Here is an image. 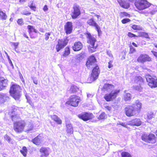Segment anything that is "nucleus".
Instances as JSON below:
<instances>
[{
    "label": "nucleus",
    "instance_id": "1",
    "mask_svg": "<svg viewBox=\"0 0 157 157\" xmlns=\"http://www.w3.org/2000/svg\"><path fill=\"white\" fill-rule=\"evenodd\" d=\"M10 118L13 122V129L17 133H20L24 131L26 126V123L23 120H20V117L17 115H12Z\"/></svg>",
    "mask_w": 157,
    "mask_h": 157
},
{
    "label": "nucleus",
    "instance_id": "2",
    "mask_svg": "<svg viewBox=\"0 0 157 157\" xmlns=\"http://www.w3.org/2000/svg\"><path fill=\"white\" fill-rule=\"evenodd\" d=\"M142 108V104L139 101H136L131 105H128L124 108L126 115L128 117L133 116L136 113H139Z\"/></svg>",
    "mask_w": 157,
    "mask_h": 157
},
{
    "label": "nucleus",
    "instance_id": "3",
    "mask_svg": "<svg viewBox=\"0 0 157 157\" xmlns=\"http://www.w3.org/2000/svg\"><path fill=\"white\" fill-rule=\"evenodd\" d=\"M22 91L21 87L13 82L11 83L9 91L10 96L15 100H18L21 96Z\"/></svg>",
    "mask_w": 157,
    "mask_h": 157
},
{
    "label": "nucleus",
    "instance_id": "4",
    "mask_svg": "<svg viewBox=\"0 0 157 157\" xmlns=\"http://www.w3.org/2000/svg\"><path fill=\"white\" fill-rule=\"evenodd\" d=\"M85 35L88 39L87 43L89 45L87 48L89 52L90 53H92L96 52L98 46V44H96L97 40L96 38L92 36L88 32L85 33Z\"/></svg>",
    "mask_w": 157,
    "mask_h": 157
},
{
    "label": "nucleus",
    "instance_id": "5",
    "mask_svg": "<svg viewBox=\"0 0 157 157\" xmlns=\"http://www.w3.org/2000/svg\"><path fill=\"white\" fill-rule=\"evenodd\" d=\"M134 5L138 10L142 11L149 8L152 4L147 0H136Z\"/></svg>",
    "mask_w": 157,
    "mask_h": 157
},
{
    "label": "nucleus",
    "instance_id": "6",
    "mask_svg": "<svg viewBox=\"0 0 157 157\" xmlns=\"http://www.w3.org/2000/svg\"><path fill=\"white\" fill-rule=\"evenodd\" d=\"M80 101L81 98L79 97L73 95L70 96L65 104L73 107H76L78 106Z\"/></svg>",
    "mask_w": 157,
    "mask_h": 157
},
{
    "label": "nucleus",
    "instance_id": "7",
    "mask_svg": "<svg viewBox=\"0 0 157 157\" xmlns=\"http://www.w3.org/2000/svg\"><path fill=\"white\" fill-rule=\"evenodd\" d=\"M147 84L151 88L157 87V78L155 76H151L149 74L145 76Z\"/></svg>",
    "mask_w": 157,
    "mask_h": 157
},
{
    "label": "nucleus",
    "instance_id": "8",
    "mask_svg": "<svg viewBox=\"0 0 157 157\" xmlns=\"http://www.w3.org/2000/svg\"><path fill=\"white\" fill-rule=\"evenodd\" d=\"M141 138L145 142L151 144L155 143L157 140L156 137L155 135L151 133L148 135L143 134L141 136Z\"/></svg>",
    "mask_w": 157,
    "mask_h": 157
},
{
    "label": "nucleus",
    "instance_id": "9",
    "mask_svg": "<svg viewBox=\"0 0 157 157\" xmlns=\"http://www.w3.org/2000/svg\"><path fill=\"white\" fill-rule=\"evenodd\" d=\"M120 91V90L119 89L112 91L110 93L105 94L104 98L107 101H113L119 95Z\"/></svg>",
    "mask_w": 157,
    "mask_h": 157
},
{
    "label": "nucleus",
    "instance_id": "10",
    "mask_svg": "<svg viewBox=\"0 0 157 157\" xmlns=\"http://www.w3.org/2000/svg\"><path fill=\"white\" fill-rule=\"evenodd\" d=\"M69 40L67 37L62 39H59L56 46V49L59 52L63 49L68 44Z\"/></svg>",
    "mask_w": 157,
    "mask_h": 157
},
{
    "label": "nucleus",
    "instance_id": "11",
    "mask_svg": "<svg viewBox=\"0 0 157 157\" xmlns=\"http://www.w3.org/2000/svg\"><path fill=\"white\" fill-rule=\"evenodd\" d=\"M72 9L70 15L73 19H75L79 16L81 14L80 8L78 5L75 3Z\"/></svg>",
    "mask_w": 157,
    "mask_h": 157
},
{
    "label": "nucleus",
    "instance_id": "12",
    "mask_svg": "<svg viewBox=\"0 0 157 157\" xmlns=\"http://www.w3.org/2000/svg\"><path fill=\"white\" fill-rule=\"evenodd\" d=\"M78 117L83 121H86L92 119L94 116L92 113L85 112L78 115Z\"/></svg>",
    "mask_w": 157,
    "mask_h": 157
},
{
    "label": "nucleus",
    "instance_id": "13",
    "mask_svg": "<svg viewBox=\"0 0 157 157\" xmlns=\"http://www.w3.org/2000/svg\"><path fill=\"white\" fill-rule=\"evenodd\" d=\"M87 23L90 26L94 27L98 34L101 33V31L100 27L99 26L95 21L94 17H92L88 19L87 21Z\"/></svg>",
    "mask_w": 157,
    "mask_h": 157
},
{
    "label": "nucleus",
    "instance_id": "14",
    "mask_svg": "<svg viewBox=\"0 0 157 157\" xmlns=\"http://www.w3.org/2000/svg\"><path fill=\"white\" fill-rule=\"evenodd\" d=\"M100 72L99 68L98 65L96 64L92 69L90 78L93 80L96 79L98 77Z\"/></svg>",
    "mask_w": 157,
    "mask_h": 157
},
{
    "label": "nucleus",
    "instance_id": "15",
    "mask_svg": "<svg viewBox=\"0 0 157 157\" xmlns=\"http://www.w3.org/2000/svg\"><path fill=\"white\" fill-rule=\"evenodd\" d=\"M97 62V60L94 56L92 55L87 59L86 65L88 68H89Z\"/></svg>",
    "mask_w": 157,
    "mask_h": 157
},
{
    "label": "nucleus",
    "instance_id": "16",
    "mask_svg": "<svg viewBox=\"0 0 157 157\" xmlns=\"http://www.w3.org/2000/svg\"><path fill=\"white\" fill-rule=\"evenodd\" d=\"M138 62L144 63L146 61H151V58L147 54H141L137 59Z\"/></svg>",
    "mask_w": 157,
    "mask_h": 157
},
{
    "label": "nucleus",
    "instance_id": "17",
    "mask_svg": "<svg viewBox=\"0 0 157 157\" xmlns=\"http://www.w3.org/2000/svg\"><path fill=\"white\" fill-rule=\"evenodd\" d=\"M64 30L67 35L71 33L73 30L72 23L71 21L67 22L64 25Z\"/></svg>",
    "mask_w": 157,
    "mask_h": 157
},
{
    "label": "nucleus",
    "instance_id": "18",
    "mask_svg": "<svg viewBox=\"0 0 157 157\" xmlns=\"http://www.w3.org/2000/svg\"><path fill=\"white\" fill-rule=\"evenodd\" d=\"M83 45L82 42L79 41L75 42L72 47L73 50L75 52H77L82 49Z\"/></svg>",
    "mask_w": 157,
    "mask_h": 157
},
{
    "label": "nucleus",
    "instance_id": "19",
    "mask_svg": "<svg viewBox=\"0 0 157 157\" xmlns=\"http://www.w3.org/2000/svg\"><path fill=\"white\" fill-rule=\"evenodd\" d=\"M142 124V121L139 118H134L129 121L128 124L131 126H139Z\"/></svg>",
    "mask_w": 157,
    "mask_h": 157
},
{
    "label": "nucleus",
    "instance_id": "20",
    "mask_svg": "<svg viewBox=\"0 0 157 157\" xmlns=\"http://www.w3.org/2000/svg\"><path fill=\"white\" fill-rule=\"evenodd\" d=\"M7 84V80L4 77L0 76V91L5 89Z\"/></svg>",
    "mask_w": 157,
    "mask_h": 157
},
{
    "label": "nucleus",
    "instance_id": "21",
    "mask_svg": "<svg viewBox=\"0 0 157 157\" xmlns=\"http://www.w3.org/2000/svg\"><path fill=\"white\" fill-rule=\"evenodd\" d=\"M114 88V86L113 85L109 83H105L104 84L101 88V90L104 92H109L111 91Z\"/></svg>",
    "mask_w": 157,
    "mask_h": 157
},
{
    "label": "nucleus",
    "instance_id": "22",
    "mask_svg": "<svg viewBox=\"0 0 157 157\" xmlns=\"http://www.w3.org/2000/svg\"><path fill=\"white\" fill-rule=\"evenodd\" d=\"M42 138L39 134L37 136L32 140V142L36 145H39L41 143Z\"/></svg>",
    "mask_w": 157,
    "mask_h": 157
},
{
    "label": "nucleus",
    "instance_id": "23",
    "mask_svg": "<svg viewBox=\"0 0 157 157\" xmlns=\"http://www.w3.org/2000/svg\"><path fill=\"white\" fill-rule=\"evenodd\" d=\"M71 53L70 48L69 46H67L64 49L61 56L62 57L65 58L67 57Z\"/></svg>",
    "mask_w": 157,
    "mask_h": 157
},
{
    "label": "nucleus",
    "instance_id": "24",
    "mask_svg": "<svg viewBox=\"0 0 157 157\" xmlns=\"http://www.w3.org/2000/svg\"><path fill=\"white\" fill-rule=\"evenodd\" d=\"M118 2L120 6L124 9H128L129 6V4L123 0H118Z\"/></svg>",
    "mask_w": 157,
    "mask_h": 157
},
{
    "label": "nucleus",
    "instance_id": "25",
    "mask_svg": "<svg viewBox=\"0 0 157 157\" xmlns=\"http://www.w3.org/2000/svg\"><path fill=\"white\" fill-rule=\"evenodd\" d=\"M134 81L135 83L139 84V85L144 83V79L140 76H136L134 78Z\"/></svg>",
    "mask_w": 157,
    "mask_h": 157
},
{
    "label": "nucleus",
    "instance_id": "26",
    "mask_svg": "<svg viewBox=\"0 0 157 157\" xmlns=\"http://www.w3.org/2000/svg\"><path fill=\"white\" fill-rule=\"evenodd\" d=\"M78 90L79 88L76 86L72 85L71 86L69 91L70 94H74L76 93Z\"/></svg>",
    "mask_w": 157,
    "mask_h": 157
},
{
    "label": "nucleus",
    "instance_id": "27",
    "mask_svg": "<svg viewBox=\"0 0 157 157\" xmlns=\"http://www.w3.org/2000/svg\"><path fill=\"white\" fill-rule=\"evenodd\" d=\"M144 37L146 39H150V37L148 33H147L141 31L139 33L138 37Z\"/></svg>",
    "mask_w": 157,
    "mask_h": 157
},
{
    "label": "nucleus",
    "instance_id": "28",
    "mask_svg": "<svg viewBox=\"0 0 157 157\" xmlns=\"http://www.w3.org/2000/svg\"><path fill=\"white\" fill-rule=\"evenodd\" d=\"M52 119L55 121L57 124H61L62 123L61 120L56 115H53L51 116Z\"/></svg>",
    "mask_w": 157,
    "mask_h": 157
},
{
    "label": "nucleus",
    "instance_id": "29",
    "mask_svg": "<svg viewBox=\"0 0 157 157\" xmlns=\"http://www.w3.org/2000/svg\"><path fill=\"white\" fill-rule=\"evenodd\" d=\"M27 29H28V32L29 34H30L33 32L35 33H37L38 31L36 30L34 27L32 25H29L27 26Z\"/></svg>",
    "mask_w": 157,
    "mask_h": 157
},
{
    "label": "nucleus",
    "instance_id": "30",
    "mask_svg": "<svg viewBox=\"0 0 157 157\" xmlns=\"http://www.w3.org/2000/svg\"><path fill=\"white\" fill-rule=\"evenodd\" d=\"M123 98L125 101H130L131 99V94L128 93H125L123 96Z\"/></svg>",
    "mask_w": 157,
    "mask_h": 157
},
{
    "label": "nucleus",
    "instance_id": "31",
    "mask_svg": "<svg viewBox=\"0 0 157 157\" xmlns=\"http://www.w3.org/2000/svg\"><path fill=\"white\" fill-rule=\"evenodd\" d=\"M66 131L68 133L71 134L73 132V128L71 124L66 125Z\"/></svg>",
    "mask_w": 157,
    "mask_h": 157
},
{
    "label": "nucleus",
    "instance_id": "32",
    "mask_svg": "<svg viewBox=\"0 0 157 157\" xmlns=\"http://www.w3.org/2000/svg\"><path fill=\"white\" fill-rule=\"evenodd\" d=\"M151 6V7L149 9L150 12L151 14H153L157 11V6L152 4V5Z\"/></svg>",
    "mask_w": 157,
    "mask_h": 157
},
{
    "label": "nucleus",
    "instance_id": "33",
    "mask_svg": "<svg viewBox=\"0 0 157 157\" xmlns=\"http://www.w3.org/2000/svg\"><path fill=\"white\" fill-rule=\"evenodd\" d=\"M131 28L134 30H142L143 28L140 25L134 24L131 26Z\"/></svg>",
    "mask_w": 157,
    "mask_h": 157
},
{
    "label": "nucleus",
    "instance_id": "34",
    "mask_svg": "<svg viewBox=\"0 0 157 157\" xmlns=\"http://www.w3.org/2000/svg\"><path fill=\"white\" fill-rule=\"evenodd\" d=\"M20 152L24 156L26 157L28 152L27 147L25 146L23 147L22 149L20 150Z\"/></svg>",
    "mask_w": 157,
    "mask_h": 157
},
{
    "label": "nucleus",
    "instance_id": "35",
    "mask_svg": "<svg viewBox=\"0 0 157 157\" xmlns=\"http://www.w3.org/2000/svg\"><path fill=\"white\" fill-rule=\"evenodd\" d=\"M121 157H132L131 154L127 151H123L121 153Z\"/></svg>",
    "mask_w": 157,
    "mask_h": 157
},
{
    "label": "nucleus",
    "instance_id": "36",
    "mask_svg": "<svg viewBox=\"0 0 157 157\" xmlns=\"http://www.w3.org/2000/svg\"><path fill=\"white\" fill-rule=\"evenodd\" d=\"M29 6L32 10L34 11H36V6L35 3H34L33 2Z\"/></svg>",
    "mask_w": 157,
    "mask_h": 157
},
{
    "label": "nucleus",
    "instance_id": "37",
    "mask_svg": "<svg viewBox=\"0 0 157 157\" xmlns=\"http://www.w3.org/2000/svg\"><path fill=\"white\" fill-rule=\"evenodd\" d=\"M106 117V115L105 112H102L98 117V119L99 120L104 119Z\"/></svg>",
    "mask_w": 157,
    "mask_h": 157
},
{
    "label": "nucleus",
    "instance_id": "38",
    "mask_svg": "<svg viewBox=\"0 0 157 157\" xmlns=\"http://www.w3.org/2000/svg\"><path fill=\"white\" fill-rule=\"evenodd\" d=\"M40 151L41 153L43 154H47L48 153V151L47 148L44 147H41L40 150Z\"/></svg>",
    "mask_w": 157,
    "mask_h": 157
},
{
    "label": "nucleus",
    "instance_id": "39",
    "mask_svg": "<svg viewBox=\"0 0 157 157\" xmlns=\"http://www.w3.org/2000/svg\"><path fill=\"white\" fill-rule=\"evenodd\" d=\"M120 15L121 17H131V15L129 14L128 13L125 12H121L120 13Z\"/></svg>",
    "mask_w": 157,
    "mask_h": 157
},
{
    "label": "nucleus",
    "instance_id": "40",
    "mask_svg": "<svg viewBox=\"0 0 157 157\" xmlns=\"http://www.w3.org/2000/svg\"><path fill=\"white\" fill-rule=\"evenodd\" d=\"M11 47L13 49H15L17 47L19 44L18 42H11Z\"/></svg>",
    "mask_w": 157,
    "mask_h": 157
},
{
    "label": "nucleus",
    "instance_id": "41",
    "mask_svg": "<svg viewBox=\"0 0 157 157\" xmlns=\"http://www.w3.org/2000/svg\"><path fill=\"white\" fill-rule=\"evenodd\" d=\"M5 96L2 94H0V103H2L5 101Z\"/></svg>",
    "mask_w": 157,
    "mask_h": 157
},
{
    "label": "nucleus",
    "instance_id": "42",
    "mask_svg": "<svg viewBox=\"0 0 157 157\" xmlns=\"http://www.w3.org/2000/svg\"><path fill=\"white\" fill-rule=\"evenodd\" d=\"M130 48L129 53L132 54L136 52V49L132 45H130L129 46Z\"/></svg>",
    "mask_w": 157,
    "mask_h": 157
},
{
    "label": "nucleus",
    "instance_id": "43",
    "mask_svg": "<svg viewBox=\"0 0 157 157\" xmlns=\"http://www.w3.org/2000/svg\"><path fill=\"white\" fill-rule=\"evenodd\" d=\"M127 36L130 38L138 37V35H136L130 32H129L128 33Z\"/></svg>",
    "mask_w": 157,
    "mask_h": 157
},
{
    "label": "nucleus",
    "instance_id": "44",
    "mask_svg": "<svg viewBox=\"0 0 157 157\" xmlns=\"http://www.w3.org/2000/svg\"><path fill=\"white\" fill-rule=\"evenodd\" d=\"M131 21L130 19L128 18H124L121 20V22L123 24H125L126 23L130 22Z\"/></svg>",
    "mask_w": 157,
    "mask_h": 157
},
{
    "label": "nucleus",
    "instance_id": "45",
    "mask_svg": "<svg viewBox=\"0 0 157 157\" xmlns=\"http://www.w3.org/2000/svg\"><path fill=\"white\" fill-rule=\"evenodd\" d=\"M17 23L20 25H22L24 24L23 20L22 18L18 19L17 21Z\"/></svg>",
    "mask_w": 157,
    "mask_h": 157
},
{
    "label": "nucleus",
    "instance_id": "46",
    "mask_svg": "<svg viewBox=\"0 0 157 157\" xmlns=\"http://www.w3.org/2000/svg\"><path fill=\"white\" fill-rule=\"evenodd\" d=\"M147 118L148 119H150L153 117V114L152 113H150L147 114Z\"/></svg>",
    "mask_w": 157,
    "mask_h": 157
},
{
    "label": "nucleus",
    "instance_id": "47",
    "mask_svg": "<svg viewBox=\"0 0 157 157\" xmlns=\"http://www.w3.org/2000/svg\"><path fill=\"white\" fill-rule=\"evenodd\" d=\"M113 61L112 60H110L108 63V68H110L111 67H113Z\"/></svg>",
    "mask_w": 157,
    "mask_h": 157
},
{
    "label": "nucleus",
    "instance_id": "48",
    "mask_svg": "<svg viewBox=\"0 0 157 157\" xmlns=\"http://www.w3.org/2000/svg\"><path fill=\"white\" fill-rule=\"evenodd\" d=\"M133 88L135 90H137L139 91H141L142 89V88L141 87V86H134Z\"/></svg>",
    "mask_w": 157,
    "mask_h": 157
},
{
    "label": "nucleus",
    "instance_id": "49",
    "mask_svg": "<svg viewBox=\"0 0 157 157\" xmlns=\"http://www.w3.org/2000/svg\"><path fill=\"white\" fill-rule=\"evenodd\" d=\"M106 52L107 55H108L111 58V59L113 58V56L111 53V51H107Z\"/></svg>",
    "mask_w": 157,
    "mask_h": 157
},
{
    "label": "nucleus",
    "instance_id": "50",
    "mask_svg": "<svg viewBox=\"0 0 157 157\" xmlns=\"http://www.w3.org/2000/svg\"><path fill=\"white\" fill-rule=\"evenodd\" d=\"M5 139L9 142H10L11 141V139L10 137L7 135H6L5 136Z\"/></svg>",
    "mask_w": 157,
    "mask_h": 157
},
{
    "label": "nucleus",
    "instance_id": "51",
    "mask_svg": "<svg viewBox=\"0 0 157 157\" xmlns=\"http://www.w3.org/2000/svg\"><path fill=\"white\" fill-rule=\"evenodd\" d=\"M17 107H16L15 108H13V109L12 110L11 113L12 114L14 113L15 112H17L18 110Z\"/></svg>",
    "mask_w": 157,
    "mask_h": 157
},
{
    "label": "nucleus",
    "instance_id": "52",
    "mask_svg": "<svg viewBox=\"0 0 157 157\" xmlns=\"http://www.w3.org/2000/svg\"><path fill=\"white\" fill-rule=\"evenodd\" d=\"M45 39L46 40H48L49 37V33H46L45 34Z\"/></svg>",
    "mask_w": 157,
    "mask_h": 157
},
{
    "label": "nucleus",
    "instance_id": "53",
    "mask_svg": "<svg viewBox=\"0 0 157 157\" xmlns=\"http://www.w3.org/2000/svg\"><path fill=\"white\" fill-rule=\"evenodd\" d=\"M33 79L34 83L36 85H37L38 83L37 79L36 78H33Z\"/></svg>",
    "mask_w": 157,
    "mask_h": 157
},
{
    "label": "nucleus",
    "instance_id": "54",
    "mask_svg": "<svg viewBox=\"0 0 157 157\" xmlns=\"http://www.w3.org/2000/svg\"><path fill=\"white\" fill-rule=\"evenodd\" d=\"M151 52L153 54L154 56L157 58V52L154 51H151Z\"/></svg>",
    "mask_w": 157,
    "mask_h": 157
},
{
    "label": "nucleus",
    "instance_id": "55",
    "mask_svg": "<svg viewBox=\"0 0 157 157\" xmlns=\"http://www.w3.org/2000/svg\"><path fill=\"white\" fill-rule=\"evenodd\" d=\"M31 14V13L29 11L24 12H23V14L24 15H30Z\"/></svg>",
    "mask_w": 157,
    "mask_h": 157
},
{
    "label": "nucleus",
    "instance_id": "56",
    "mask_svg": "<svg viewBox=\"0 0 157 157\" xmlns=\"http://www.w3.org/2000/svg\"><path fill=\"white\" fill-rule=\"evenodd\" d=\"M48 153L43 154H42L40 157H48Z\"/></svg>",
    "mask_w": 157,
    "mask_h": 157
},
{
    "label": "nucleus",
    "instance_id": "57",
    "mask_svg": "<svg viewBox=\"0 0 157 157\" xmlns=\"http://www.w3.org/2000/svg\"><path fill=\"white\" fill-rule=\"evenodd\" d=\"M48 10L47 6L46 5H45L43 8V10L45 11Z\"/></svg>",
    "mask_w": 157,
    "mask_h": 157
},
{
    "label": "nucleus",
    "instance_id": "58",
    "mask_svg": "<svg viewBox=\"0 0 157 157\" xmlns=\"http://www.w3.org/2000/svg\"><path fill=\"white\" fill-rule=\"evenodd\" d=\"M105 107L109 111H110L111 109V107L110 106H105Z\"/></svg>",
    "mask_w": 157,
    "mask_h": 157
},
{
    "label": "nucleus",
    "instance_id": "59",
    "mask_svg": "<svg viewBox=\"0 0 157 157\" xmlns=\"http://www.w3.org/2000/svg\"><path fill=\"white\" fill-rule=\"evenodd\" d=\"M132 44L135 47H138V45L137 44H136L135 42H132Z\"/></svg>",
    "mask_w": 157,
    "mask_h": 157
},
{
    "label": "nucleus",
    "instance_id": "60",
    "mask_svg": "<svg viewBox=\"0 0 157 157\" xmlns=\"http://www.w3.org/2000/svg\"><path fill=\"white\" fill-rule=\"evenodd\" d=\"M26 1V0H19V2L21 4L25 2Z\"/></svg>",
    "mask_w": 157,
    "mask_h": 157
},
{
    "label": "nucleus",
    "instance_id": "61",
    "mask_svg": "<svg viewBox=\"0 0 157 157\" xmlns=\"http://www.w3.org/2000/svg\"><path fill=\"white\" fill-rule=\"evenodd\" d=\"M33 129V127L32 125H31L30 128L28 129V131H29L32 130Z\"/></svg>",
    "mask_w": 157,
    "mask_h": 157
},
{
    "label": "nucleus",
    "instance_id": "62",
    "mask_svg": "<svg viewBox=\"0 0 157 157\" xmlns=\"http://www.w3.org/2000/svg\"><path fill=\"white\" fill-rule=\"evenodd\" d=\"M23 36H24L25 37H26V38H29V37H28V36L26 34H25V33H24V34H23Z\"/></svg>",
    "mask_w": 157,
    "mask_h": 157
},
{
    "label": "nucleus",
    "instance_id": "63",
    "mask_svg": "<svg viewBox=\"0 0 157 157\" xmlns=\"http://www.w3.org/2000/svg\"><path fill=\"white\" fill-rule=\"evenodd\" d=\"M96 17L98 18L99 17H100V16L99 15H94Z\"/></svg>",
    "mask_w": 157,
    "mask_h": 157
},
{
    "label": "nucleus",
    "instance_id": "64",
    "mask_svg": "<svg viewBox=\"0 0 157 157\" xmlns=\"http://www.w3.org/2000/svg\"><path fill=\"white\" fill-rule=\"evenodd\" d=\"M9 62L11 65L13 66V64L11 60H10Z\"/></svg>",
    "mask_w": 157,
    "mask_h": 157
}]
</instances>
